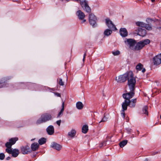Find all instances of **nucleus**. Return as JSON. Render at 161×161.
Returning <instances> with one entry per match:
<instances>
[{
    "label": "nucleus",
    "instance_id": "obj_1",
    "mask_svg": "<svg viewBox=\"0 0 161 161\" xmlns=\"http://www.w3.org/2000/svg\"><path fill=\"white\" fill-rule=\"evenodd\" d=\"M127 79L128 84L130 91H134L136 80L131 71H129V76Z\"/></svg>",
    "mask_w": 161,
    "mask_h": 161
},
{
    "label": "nucleus",
    "instance_id": "obj_2",
    "mask_svg": "<svg viewBox=\"0 0 161 161\" xmlns=\"http://www.w3.org/2000/svg\"><path fill=\"white\" fill-rule=\"evenodd\" d=\"M51 119L52 116L51 114L45 113L41 115V118L37 120L36 123L37 124H39L50 120Z\"/></svg>",
    "mask_w": 161,
    "mask_h": 161
},
{
    "label": "nucleus",
    "instance_id": "obj_3",
    "mask_svg": "<svg viewBox=\"0 0 161 161\" xmlns=\"http://www.w3.org/2000/svg\"><path fill=\"white\" fill-rule=\"evenodd\" d=\"M150 42V41L148 39H146L144 40L140 41L136 45L135 48L137 50L142 49L145 45L149 44Z\"/></svg>",
    "mask_w": 161,
    "mask_h": 161
},
{
    "label": "nucleus",
    "instance_id": "obj_4",
    "mask_svg": "<svg viewBox=\"0 0 161 161\" xmlns=\"http://www.w3.org/2000/svg\"><path fill=\"white\" fill-rule=\"evenodd\" d=\"M129 76V72L128 73H126L125 74L120 75L116 77V80L119 83L123 82L126 81L128 78Z\"/></svg>",
    "mask_w": 161,
    "mask_h": 161
},
{
    "label": "nucleus",
    "instance_id": "obj_5",
    "mask_svg": "<svg viewBox=\"0 0 161 161\" xmlns=\"http://www.w3.org/2000/svg\"><path fill=\"white\" fill-rule=\"evenodd\" d=\"M79 0H75L78 1ZM80 4L82 8H85L84 9L87 12L90 13L91 11V9L89 6L88 5L87 2L86 0H80Z\"/></svg>",
    "mask_w": 161,
    "mask_h": 161
},
{
    "label": "nucleus",
    "instance_id": "obj_6",
    "mask_svg": "<svg viewBox=\"0 0 161 161\" xmlns=\"http://www.w3.org/2000/svg\"><path fill=\"white\" fill-rule=\"evenodd\" d=\"M89 20L90 25L92 26L95 27L96 26L97 19L94 15L92 14H90L89 16Z\"/></svg>",
    "mask_w": 161,
    "mask_h": 161
},
{
    "label": "nucleus",
    "instance_id": "obj_7",
    "mask_svg": "<svg viewBox=\"0 0 161 161\" xmlns=\"http://www.w3.org/2000/svg\"><path fill=\"white\" fill-rule=\"evenodd\" d=\"M105 21L106 25L109 29L113 31H116L117 30L115 25L109 19H106Z\"/></svg>",
    "mask_w": 161,
    "mask_h": 161
},
{
    "label": "nucleus",
    "instance_id": "obj_8",
    "mask_svg": "<svg viewBox=\"0 0 161 161\" xmlns=\"http://www.w3.org/2000/svg\"><path fill=\"white\" fill-rule=\"evenodd\" d=\"M153 62L154 65H158L161 64V53L153 58Z\"/></svg>",
    "mask_w": 161,
    "mask_h": 161
},
{
    "label": "nucleus",
    "instance_id": "obj_9",
    "mask_svg": "<svg viewBox=\"0 0 161 161\" xmlns=\"http://www.w3.org/2000/svg\"><path fill=\"white\" fill-rule=\"evenodd\" d=\"M76 14L78 16L79 19L80 20H82V23H84L86 21V20L84 19L85 15L84 13L81 10H79L77 11L76 13Z\"/></svg>",
    "mask_w": 161,
    "mask_h": 161
},
{
    "label": "nucleus",
    "instance_id": "obj_10",
    "mask_svg": "<svg viewBox=\"0 0 161 161\" xmlns=\"http://www.w3.org/2000/svg\"><path fill=\"white\" fill-rule=\"evenodd\" d=\"M18 140L17 137L12 138L9 140V142H7L5 144L6 147H11L12 145L14 144Z\"/></svg>",
    "mask_w": 161,
    "mask_h": 161
},
{
    "label": "nucleus",
    "instance_id": "obj_11",
    "mask_svg": "<svg viewBox=\"0 0 161 161\" xmlns=\"http://www.w3.org/2000/svg\"><path fill=\"white\" fill-rule=\"evenodd\" d=\"M134 91H130V92L129 93L123 94V97L125 99V100H130L134 96Z\"/></svg>",
    "mask_w": 161,
    "mask_h": 161
},
{
    "label": "nucleus",
    "instance_id": "obj_12",
    "mask_svg": "<svg viewBox=\"0 0 161 161\" xmlns=\"http://www.w3.org/2000/svg\"><path fill=\"white\" fill-rule=\"evenodd\" d=\"M21 150L22 153L24 154H27L30 153L31 149L29 146L26 145L22 146L21 147Z\"/></svg>",
    "mask_w": 161,
    "mask_h": 161
},
{
    "label": "nucleus",
    "instance_id": "obj_13",
    "mask_svg": "<svg viewBox=\"0 0 161 161\" xmlns=\"http://www.w3.org/2000/svg\"><path fill=\"white\" fill-rule=\"evenodd\" d=\"M50 147L58 151L60 150L62 147L61 145L55 142H52L51 143Z\"/></svg>",
    "mask_w": 161,
    "mask_h": 161
},
{
    "label": "nucleus",
    "instance_id": "obj_14",
    "mask_svg": "<svg viewBox=\"0 0 161 161\" xmlns=\"http://www.w3.org/2000/svg\"><path fill=\"white\" fill-rule=\"evenodd\" d=\"M146 34V30L141 28H138L137 35L142 37H144Z\"/></svg>",
    "mask_w": 161,
    "mask_h": 161
},
{
    "label": "nucleus",
    "instance_id": "obj_15",
    "mask_svg": "<svg viewBox=\"0 0 161 161\" xmlns=\"http://www.w3.org/2000/svg\"><path fill=\"white\" fill-rule=\"evenodd\" d=\"M49 135H52L54 133V128L53 125L48 126L46 129Z\"/></svg>",
    "mask_w": 161,
    "mask_h": 161
},
{
    "label": "nucleus",
    "instance_id": "obj_16",
    "mask_svg": "<svg viewBox=\"0 0 161 161\" xmlns=\"http://www.w3.org/2000/svg\"><path fill=\"white\" fill-rule=\"evenodd\" d=\"M120 35L122 37L126 36L128 35V32L125 28H121L119 30Z\"/></svg>",
    "mask_w": 161,
    "mask_h": 161
},
{
    "label": "nucleus",
    "instance_id": "obj_17",
    "mask_svg": "<svg viewBox=\"0 0 161 161\" xmlns=\"http://www.w3.org/2000/svg\"><path fill=\"white\" fill-rule=\"evenodd\" d=\"M125 42L130 47L134 46L136 43V41L135 40L131 39H126Z\"/></svg>",
    "mask_w": 161,
    "mask_h": 161
},
{
    "label": "nucleus",
    "instance_id": "obj_18",
    "mask_svg": "<svg viewBox=\"0 0 161 161\" xmlns=\"http://www.w3.org/2000/svg\"><path fill=\"white\" fill-rule=\"evenodd\" d=\"M128 103L129 106L130 108H134L136 105V99L135 98L133 99H132L131 101L130 100H128Z\"/></svg>",
    "mask_w": 161,
    "mask_h": 161
},
{
    "label": "nucleus",
    "instance_id": "obj_19",
    "mask_svg": "<svg viewBox=\"0 0 161 161\" xmlns=\"http://www.w3.org/2000/svg\"><path fill=\"white\" fill-rule=\"evenodd\" d=\"M39 144L37 143L34 142L31 144V148L32 151L37 150L39 148Z\"/></svg>",
    "mask_w": 161,
    "mask_h": 161
},
{
    "label": "nucleus",
    "instance_id": "obj_20",
    "mask_svg": "<svg viewBox=\"0 0 161 161\" xmlns=\"http://www.w3.org/2000/svg\"><path fill=\"white\" fill-rule=\"evenodd\" d=\"M128 102L127 100H125L124 102L123 103L122 105L123 109L122 111H124L127 110V106H129Z\"/></svg>",
    "mask_w": 161,
    "mask_h": 161
},
{
    "label": "nucleus",
    "instance_id": "obj_21",
    "mask_svg": "<svg viewBox=\"0 0 161 161\" xmlns=\"http://www.w3.org/2000/svg\"><path fill=\"white\" fill-rule=\"evenodd\" d=\"M19 153V150L17 149H15L13 150L11 154L13 157L15 158L18 155Z\"/></svg>",
    "mask_w": 161,
    "mask_h": 161
},
{
    "label": "nucleus",
    "instance_id": "obj_22",
    "mask_svg": "<svg viewBox=\"0 0 161 161\" xmlns=\"http://www.w3.org/2000/svg\"><path fill=\"white\" fill-rule=\"evenodd\" d=\"M76 107L78 109L81 110L83 108L84 105L82 102H78L76 103Z\"/></svg>",
    "mask_w": 161,
    "mask_h": 161
},
{
    "label": "nucleus",
    "instance_id": "obj_23",
    "mask_svg": "<svg viewBox=\"0 0 161 161\" xmlns=\"http://www.w3.org/2000/svg\"><path fill=\"white\" fill-rule=\"evenodd\" d=\"M146 21L148 23H153V22H155L157 24H159L160 23V21L158 20H154L152 19L148 18L146 19Z\"/></svg>",
    "mask_w": 161,
    "mask_h": 161
},
{
    "label": "nucleus",
    "instance_id": "obj_24",
    "mask_svg": "<svg viewBox=\"0 0 161 161\" xmlns=\"http://www.w3.org/2000/svg\"><path fill=\"white\" fill-rule=\"evenodd\" d=\"M109 118L108 115L104 114L103 118L99 122V123L102 122H105L107 121Z\"/></svg>",
    "mask_w": 161,
    "mask_h": 161
},
{
    "label": "nucleus",
    "instance_id": "obj_25",
    "mask_svg": "<svg viewBox=\"0 0 161 161\" xmlns=\"http://www.w3.org/2000/svg\"><path fill=\"white\" fill-rule=\"evenodd\" d=\"M76 134V131L74 130H72L70 132H68V136L72 138L75 136Z\"/></svg>",
    "mask_w": 161,
    "mask_h": 161
},
{
    "label": "nucleus",
    "instance_id": "obj_26",
    "mask_svg": "<svg viewBox=\"0 0 161 161\" xmlns=\"http://www.w3.org/2000/svg\"><path fill=\"white\" fill-rule=\"evenodd\" d=\"M112 31H113V30L110 29H106L104 31V34L105 36H109L112 34Z\"/></svg>",
    "mask_w": 161,
    "mask_h": 161
},
{
    "label": "nucleus",
    "instance_id": "obj_27",
    "mask_svg": "<svg viewBox=\"0 0 161 161\" xmlns=\"http://www.w3.org/2000/svg\"><path fill=\"white\" fill-rule=\"evenodd\" d=\"M88 130V126L87 125H84L82 129V132L84 133H86Z\"/></svg>",
    "mask_w": 161,
    "mask_h": 161
},
{
    "label": "nucleus",
    "instance_id": "obj_28",
    "mask_svg": "<svg viewBox=\"0 0 161 161\" xmlns=\"http://www.w3.org/2000/svg\"><path fill=\"white\" fill-rule=\"evenodd\" d=\"M46 141V139L45 138H42L38 140L39 144L42 145L44 144Z\"/></svg>",
    "mask_w": 161,
    "mask_h": 161
},
{
    "label": "nucleus",
    "instance_id": "obj_29",
    "mask_svg": "<svg viewBox=\"0 0 161 161\" xmlns=\"http://www.w3.org/2000/svg\"><path fill=\"white\" fill-rule=\"evenodd\" d=\"M128 141L127 140H124L119 143V145L121 147H123L125 146L127 143Z\"/></svg>",
    "mask_w": 161,
    "mask_h": 161
},
{
    "label": "nucleus",
    "instance_id": "obj_30",
    "mask_svg": "<svg viewBox=\"0 0 161 161\" xmlns=\"http://www.w3.org/2000/svg\"><path fill=\"white\" fill-rule=\"evenodd\" d=\"M64 102H63L62 103V108L61 109L58 115V117H59L61 115H62L63 114V112L64 110Z\"/></svg>",
    "mask_w": 161,
    "mask_h": 161
},
{
    "label": "nucleus",
    "instance_id": "obj_31",
    "mask_svg": "<svg viewBox=\"0 0 161 161\" xmlns=\"http://www.w3.org/2000/svg\"><path fill=\"white\" fill-rule=\"evenodd\" d=\"M136 24L137 25L142 27H144L145 25H146V24L145 23L139 21L136 22Z\"/></svg>",
    "mask_w": 161,
    "mask_h": 161
},
{
    "label": "nucleus",
    "instance_id": "obj_32",
    "mask_svg": "<svg viewBox=\"0 0 161 161\" xmlns=\"http://www.w3.org/2000/svg\"><path fill=\"white\" fill-rule=\"evenodd\" d=\"M148 108L146 106H144L142 108V112L144 114L147 115H148V112L147 111Z\"/></svg>",
    "mask_w": 161,
    "mask_h": 161
},
{
    "label": "nucleus",
    "instance_id": "obj_33",
    "mask_svg": "<svg viewBox=\"0 0 161 161\" xmlns=\"http://www.w3.org/2000/svg\"><path fill=\"white\" fill-rule=\"evenodd\" d=\"M143 67V65L141 63H139L136 65V68L137 70H141Z\"/></svg>",
    "mask_w": 161,
    "mask_h": 161
},
{
    "label": "nucleus",
    "instance_id": "obj_34",
    "mask_svg": "<svg viewBox=\"0 0 161 161\" xmlns=\"http://www.w3.org/2000/svg\"><path fill=\"white\" fill-rule=\"evenodd\" d=\"M144 28L148 31H151L152 29V26L148 24H146V25H145Z\"/></svg>",
    "mask_w": 161,
    "mask_h": 161
},
{
    "label": "nucleus",
    "instance_id": "obj_35",
    "mask_svg": "<svg viewBox=\"0 0 161 161\" xmlns=\"http://www.w3.org/2000/svg\"><path fill=\"white\" fill-rule=\"evenodd\" d=\"M11 147H7V148L6 149V151L9 154H11L13 150L11 149Z\"/></svg>",
    "mask_w": 161,
    "mask_h": 161
},
{
    "label": "nucleus",
    "instance_id": "obj_36",
    "mask_svg": "<svg viewBox=\"0 0 161 161\" xmlns=\"http://www.w3.org/2000/svg\"><path fill=\"white\" fill-rule=\"evenodd\" d=\"M112 54L114 56H117L119 54L120 52L118 50H117L116 51L113 52Z\"/></svg>",
    "mask_w": 161,
    "mask_h": 161
},
{
    "label": "nucleus",
    "instance_id": "obj_37",
    "mask_svg": "<svg viewBox=\"0 0 161 161\" xmlns=\"http://www.w3.org/2000/svg\"><path fill=\"white\" fill-rule=\"evenodd\" d=\"M5 157V155L3 153H0V159L3 160L4 159Z\"/></svg>",
    "mask_w": 161,
    "mask_h": 161
},
{
    "label": "nucleus",
    "instance_id": "obj_38",
    "mask_svg": "<svg viewBox=\"0 0 161 161\" xmlns=\"http://www.w3.org/2000/svg\"><path fill=\"white\" fill-rule=\"evenodd\" d=\"M106 142L105 141H104L100 144L99 147L101 148L103 146H105L106 145Z\"/></svg>",
    "mask_w": 161,
    "mask_h": 161
},
{
    "label": "nucleus",
    "instance_id": "obj_39",
    "mask_svg": "<svg viewBox=\"0 0 161 161\" xmlns=\"http://www.w3.org/2000/svg\"><path fill=\"white\" fill-rule=\"evenodd\" d=\"M59 81V84L61 86H63L64 85V83L62 81V79H60Z\"/></svg>",
    "mask_w": 161,
    "mask_h": 161
},
{
    "label": "nucleus",
    "instance_id": "obj_40",
    "mask_svg": "<svg viewBox=\"0 0 161 161\" xmlns=\"http://www.w3.org/2000/svg\"><path fill=\"white\" fill-rule=\"evenodd\" d=\"M61 122V120H58L56 122V123H57V124L59 126L60 125Z\"/></svg>",
    "mask_w": 161,
    "mask_h": 161
},
{
    "label": "nucleus",
    "instance_id": "obj_41",
    "mask_svg": "<svg viewBox=\"0 0 161 161\" xmlns=\"http://www.w3.org/2000/svg\"><path fill=\"white\" fill-rule=\"evenodd\" d=\"M5 83H4L3 84H0V88H2L5 86Z\"/></svg>",
    "mask_w": 161,
    "mask_h": 161
},
{
    "label": "nucleus",
    "instance_id": "obj_42",
    "mask_svg": "<svg viewBox=\"0 0 161 161\" xmlns=\"http://www.w3.org/2000/svg\"><path fill=\"white\" fill-rule=\"evenodd\" d=\"M121 115L123 118H124L125 117V114L124 111H122V112L121 113Z\"/></svg>",
    "mask_w": 161,
    "mask_h": 161
},
{
    "label": "nucleus",
    "instance_id": "obj_43",
    "mask_svg": "<svg viewBox=\"0 0 161 161\" xmlns=\"http://www.w3.org/2000/svg\"><path fill=\"white\" fill-rule=\"evenodd\" d=\"M55 95H56V96H57L58 97H60V94L58 93H57V92H56V93H55Z\"/></svg>",
    "mask_w": 161,
    "mask_h": 161
},
{
    "label": "nucleus",
    "instance_id": "obj_44",
    "mask_svg": "<svg viewBox=\"0 0 161 161\" xmlns=\"http://www.w3.org/2000/svg\"><path fill=\"white\" fill-rule=\"evenodd\" d=\"M142 72H143V73H144L146 71L145 69L144 68H142Z\"/></svg>",
    "mask_w": 161,
    "mask_h": 161
},
{
    "label": "nucleus",
    "instance_id": "obj_45",
    "mask_svg": "<svg viewBox=\"0 0 161 161\" xmlns=\"http://www.w3.org/2000/svg\"><path fill=\"white\" fill-rule=\"evenodd\" d=\"M126 130L129 132H130L131 131V129H130V128H127L126 129Z\"/></svg>",
    "mask_w": 161,
    "mask_h": 161
},
{
    "label": "nucleus",
    "instance_id": "obj_46",
    "mask_svg": "<svg viewBox=\"0 0 161 161\" xmlns=\"http://www.w3.org/2000/svg\"><path fill=\"white\" fill-rule=\"evenodd\" d=\"M70 1V0H62L63 2L65 1V2H68Z\"/></svg>",
    "mask_w": 161,
    "mask_h": 161
},
{
    "label": "nucleus",
    "instance_id": "obj_47",
    "mask_svg": "<svg viewBox=\"0 0 161 161\" xmlns=\"http://www.w3.org/2000/svg\"><path fill=\"white\" fill-rule=\"evenodd\" d=\"M6 160H9L10 159V157H8L6 158Z\"/></svg>",
    "mask_w": 161,
    "mask_h": 161
},
{
    "label": "nucleus",
    "instance_id": "obj_48",
    "mask_svg": "<svg viewBox=\"0 0 161 161\" xmlns=\"http://www.w3.org/2000/svg\"><path fill=\"white\" fill-rule=\"evenodd\" d=\"M86 55V53H84V56H83V57H85V58Z\"/></svg>",
    "mask_w": 161,
    "mask_h": 161
},
{
    "label": "nucleus",
    "instance_id": "obj_49",
    "mask_svg": "<svg viewBox=\"0 0 161 161\" xmlns=\"http://www.w3.org/2000/svg\"><path fill=\"white\" fill-rule=\"evenodd\" d=\"M85 57H83V62H84V61H85Z\"/></svg>",
    "mask_w": 161,
    "mask_h": 161
},
{
    "label": "nucleus",
    "instance_id": "obj_50",
    "mask_svg": "<svg viewBox=\"0 0 161 161\" xmlns=\"http://www.w3.org/2000/svg\"><path fill=\"white\" fill-rule=\"evenodd\" d=\"M104 69V67H103H103H102V69H102H102Z\"/></svg>",
    "mask_w": 161,
    "mask_h": 161
},
{
    "label": "nucleus",
    "instance_id": "obj_51",
    "mask_svg": "<svg viewBox=\"0 0 161 161\" xmlns=\"http://www.w3.org/2000/svg\"><path fill=\"white\" fill-rule=\"evenodd\" d=\"M151 1H152V2H154V1H155V0H151Z\"/></svg>",
    "mask_w": 161,
    "mask_h": 161
},
{
    "label": "nucleus",
    "instance_id": "obj_52",
    "mask_svg": "<svg viewBox=\"0 0 161 161\" xmlns=\"http://www.w3.org/2000/svg\"><path fill=\"white\" fill-rule=\"evenodd\" d=\"M157 153V152H156V153H155V154H154H154H156Z\"/></svg>",
    "mask_w": 161,
    "mask_h": 161
},
{
    "label": "nucleus",
    "instance_id": "obj_53",
    "mask_svg": "<svg viewBox=\"0 0 161 161\" xmlns=\"http://www.w3.org/2000/svg\"><path fill=\"white\" fill-rule=\"evenodd\" d=\"M137 132H138V133H139V132L138 131H137Z\"/></svg>",
    "mask_w": 161,
    "mask_h": 161
},
{
    "label": "nucleus",
    "instance_id": "obj_54",
    "mask_svg": "<svg viewBox=\"0 0 161 161\" xmlns=\"http://www.w3.org/2000/svg\"><path fill=\"white\" fill-rule=\"evenodd\" d=\"M32 140H33V139L31 140V141H32Z\"/></svg>",
    "mask_w": 161,
    "mask_h": 161
}]
</instances>
